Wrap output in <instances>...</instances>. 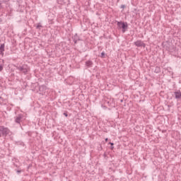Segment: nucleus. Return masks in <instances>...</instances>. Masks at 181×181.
<instances>
[{"label": "nucleus", "mask_w": 181, "mask_h": 181, "mask_svg": "<svg viewBox=\"0 0 181 181\" xmlns=\"http://www.w3.org/2000/svg\"><path fill=\"white\" fill-rule=\"evenodd\" d=\"M11 134V130L4 126H0V138L1 136H6Z\"/></svg>", "instance_id": "obj_1"}, {"label": "nucleus", "mask_w": 181, "mask_h": 181, "mask_svg": "<svg viewBox=\"0 0 181 181\" xmlns=\"http://www.w3.org/2000/svg\"><path fill=\"white\" fill-rule=\"evenodd\" d=\"M17 70L23 73V74H28V72L30 71V68L26 64H23L22 66H16Z\"/></svg>", "instance_id": "obj_2"}, {"label": "nucleus", "mask_w": 181, "mask_h": 181, "mask_svg": "<svg viewBox=\"0 0 181 181\" xmlns=\"http://www.w3.org/2000/svg\"><path fill=\"white\" fill-rule=\"evenodd\" d=\"M117 26L119 29H122V32L123 33H125V32H127V29H128V23H127L118 21Z\"/></svg>", "instance_id": "obj_3"}, {"label": "nucleus", "mask_w": 181, "mask_h": 181, "mask_svg": "<svg viewBox=\"0 0 181 181\" xmlns=\"http://www.w3.org/2000/svg\"><path fill=\"white\" fill-rule=\"evenodd\" d=\"M22 119H23V115H18L16 117H14V121L16 124H21V122H22Z\"/></svg>", "instance_id": "obj_4"}, {"label": "nucleus", "mask_w": 181, "mask_h": 181, "mask_svg": "<svg viewBox=\"0 0 181 181\" xmlns=\"http://www.w3.org/2000/svg\"><path fill=\"white\" fill-rule=\"evenodd\" d=\"M46 90H47V88L46 87V86L45 85L40 86L39 88L40 94H42V95H43V94L46 93Z\"/></svg>", "instance_id": "obj_5"}, {"label": "nucleus", "mask_w": 181, "mask_h": 181, "mask_svg": "<svg viewBox=\"0 0 181 181\" xmlns=\"http://www.w3.org/2000/svg\"><path fill=\"white\" fill-rule=\"evenodd\" d=\"M135 46L137 47H145V43L141 40H137L134 42Z\"/></svg>", "instance_id": "obj_6"}, {"label": "nucleus", "mask_w": 181, "mask_h": 181, "mask_svg": "<svg viewBox=\"0 0 181 181\" xmlns=\"http://www.w3.org/2000/svg\"><path fill=\"white\" fill-rule=\"evenodd\" d=\"M175 97L176 100H181V92L180 90H177L174 92Z\"/></svg>", "instance_id": "obj_7"}, {"label": "nucleus", "mask_w": 181, "mask_h": 181, "mask_svg": "<svg viewBox=\"0 0 181 181\" xmlns=\"http://www.w3.org/2000/svg\"><path fill=\"white\" fill-rule=\"evenodd\" d=\"M4 52H5V44H1L0 46V54L4 57Z\"/></svg>", "instance_id": "obj_8"}, {"label": "nucleus", "mask_w": 181, "mask_h": 181, "mask_svg": "<svg viewBox=\"0 0 181 181\" xmlns=\"http://www.w3.org/2000/svg\"><path fill=\"white\" fill-rule=\"evenodd\" d=\"M4 59H0V71H2V70H4Z\"/></svg>", "instance_id": "obj_9"}, {"label": "nucleus", "mask_w": 181, "mask_h": 181, "mask_svg": "<svg viewBox=\"0 0 181 181\" xmlns=\"http://www.w3.org/2000/svg\"><path fill=\"white\" fill-rule=\"evenodd\" d=\"M86 64L87 67H91V66H93V62H91V61H87V62H86Z\"/></svg>", "instance_id": "obj_10"}, {"label": "nucleus", "mask_w": 181, "mask_h": 181, "mask_svg": "<svg viewBox=\"0 0 181 181\" xmlns=\"http://www.w3.org/2000/svg\"><path fill=\"white\" fill-rule=\"evenodd\" d=\"M104 56H105V53L102 52V53H101V57H104Z\"/></svg>", "instance_id": "obj_11"}, {"label": "nucleus", "mask_w": 181, "mask_h": 181, "mask_svg": "<svg viewBox=\"0 0 181 181\" xmlns=\"http://www.w3.org/2000/svg\"><path fill=\"white\" fill-rule=\"evenodd\" d=\"M21 172H22V171L21 170H17L18 175H19V173H21Z\"/></svg>", "instance_id": "obj_12"}, {"label": "nucleus", "mask_w": 181, "mask_h": 181, "mask_svg": "<svg viewBox=\"0 0 181 181\" xmlns=\"http://www.w3.org/2000/svg\"><path fill=\"white\" fill-rule=\"evenodd\" d=\"M109 144H110V145H111V146H113V145H114V143L110 142Z\"/></svg>", "instance_id": "obj_13"}, {"label": "nucleus", "mask_w": 181, "mask_h": 181, "mask_svg": "<svg viewBox=\"0 0 181 181\" xmlns=\"http://www.w3.org/2000/svg\"><path fill=\"white\" fill-rule=\"evenodd\" d=\"M121 8H125V6H124V5H122V6H121Z\"/></svg>", "instance_id": "obj_14"}, {"label": "nucleus", "mask_w": 181, "mask_h": 181, "mask_svg": "<svg viewBox=\"0 0 181 181\" xmlns=\"http://www.w3.org/2000/svg\"><path fill=\"white\" fill-rule=\"evenodd\" d=\"M41 25H37V28L39 29V28H40Z\"/></svg>", "instance_id": "obj_15"}, {"label": "nucleus", "mask_w": 181, "mask_h": 181, "mask_svg": "<svg viewBox=\"0 0 181 181\" xmlns=\"http://www.w3.org/2000/svg\"><path fill=\"white\" fill-rule=\"evenodd\" d=\"M64 115H65V117H67V114L66 113H64Z\"/></svg>", "instance_id": "obj_16"}, {"label": "nucleus", "mask_w": 181, "mask_h": 181, "mask_svg": "<svg viewBox=\"0 0 181 181\" xmlns=\"http://www.w3.org/2000/svg\"><path fill=\"white\" fill-rule=\"evenodd\" d=\"M107 141H108V139H105V141L107 142Z\"/></svg>", "instance_id": "obj_17"}, {"label": "nucleus", "mask_w": 181, "mask_h": 181, "mask_svg": "<svg viewBox=\"0 0 181 181\" xmlns=\"http://www.w3.org/2000/svg\"><path fill=\"white\" fill-rule=\"evenodd\" d=\"M111 149H114V146H112V147H111Z\"/></svg>", "instance_id": "obj_18"}]
</instances>
